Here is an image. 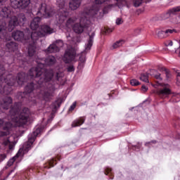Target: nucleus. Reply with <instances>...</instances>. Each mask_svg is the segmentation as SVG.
<instances>
[{
  "label": "nucleus",
  "mask_w": 180,
  "mask_h": 180,
  "mask_svg": "<svg viewBox=\"0 0 180 180\" xmlns=\"http://www.w3.org/2000/svg\"><path fill=\"white\" fill-rule=\"evenodd\" d=\"M22 108L21 103H15L14 106L10 110L8 119L11 122H6L4 131H0V137L8 136L11 131V128L13 126H25L30 117V110L27 108Z\"/></svg>",
  "instance_id": "obj_1"
},
{
  "label": "nucleus",
  "mask_w": 180,
  "mask_h": 180,
  "mask_svg": "<svg viewBox=\"0 0 180 180\" xmlns=\"http://www.w3.org/2000/svg\"><path fill=\"white\" fill-rule=\"evenodd\" d=\"M98 12H99V8L96 6L91 8L86 9L84 13H82L79 22L75 23L72 27L75 33L77 34L84 33V31L89 27V23H91L86 16H95V15H98Z\"/></svg>",
  "instance_id": "obj_2"
},
{
  "label": "nucleus",
  "mask_w": 180,
  "mask_h": 180,
  "mask_svg": "<svg viewBox=\"0 0 180 180\" xmlns=\"http://www.w3.org/2000/svg\"><path fill=\"white\" fill-rule=\"evenodd\" d=\"M43 67V65H39L37 68H32L29 72L30 77H34L37 78L38 85L41 86L44 82H50L54 77V72L53 70H46Z\"/></svg>",
  "instance_id": "obj_3"
},
{
  "label": "nucleus",
  "mask_w": 180,
  "mask_h": 180,
  "mask_svg": "<svg viewBox=\"0 0 180 180\" xmlns=\"http://www.w3.org/2000/svg\"><path fill=\"white\" fill-rule=\"evenodd\" d=\"M53 33H56V30L54 28L50 27V26L44 25L41 27V30L39 32H33L30 36V39H32L33 44H34V41L38 40L39 37H43V36H46V34H51Z\"/></svg>",
  "instance_id": "obj_4"
},
{
  "label": "nucleus",
  "mask_w": 180,
  "mask_h": 180,
  "mask_svg": "<svg viewBox=\"0 0 180 180\" xmlns=\"http://www.w3.org/2000/svg\"><path fill=\"white\" fill-rule=\"evenodd\" d=\"M26 20V17L24 15H20L19 19L17 18L16 16H12L8 22V26L6 27V33L8 32H12L13 29H15V26H18L19 23H23ZM0 22H3V23L6 24L4 20H0ZM8 29V30H7Z\"/></svg>",
  "instance_id": "obj_5"
},
{
  "label": "nucleus",
  "mask_w": 180,
  "mask_h": 180,
  "mask_svg": "<svg viewBox=\"0 0 180 180\" xmlns=\"http://www.w3.org/2000/svg\"><path fill=\"white\" fill-rule=\"evenodd\" d=\"M5 74H6V71H5V68L4 65H0V81L1 82H5L7 84V86H13L16 82V79H15V77L12 75H8L5 78Z\"/></svg>",
  "instance_id": "obj_6"
},
{
  "label": "nucleus",
  "mask_w": 180,
  "mask_h": 180,
  "mask_svg": "<svg viewBox=\"0 0 180 180\" xmlns=\"http://www.w3.org/2000/svg\"><path fill=\"white\" fill-rule=\"evenodd\" d=\"M11 5L14 9H26L30 5V0H11Z\"/></svg>",
  "instance_id": "obj_7"
},
{
  "label": "nucleus",
  "mask_w": 180,
  "mask_h": 180,
  "mask_svg": "<svg viewBox=\"0 0 180 180\" xmlns=\"http://www.w3.org/2000/svg\"><path fill=\"white\" fill-rule=\"evenodd\" d=\"M12 37L14 39V40H17V41H23V40H30V33H23V32L22 31L17 30L13 32Z\"/></svg>",
  "instance_id": "obj_8"
},
{
  "label": "nucleus",
  "mask_w": 180,
  "mask_h": 180,
  "mask_svg": "<svg viewBox=\"0 0 180 180\" xmlns=\"http://www.w3.org/2000/svg\"><path fill=\"white\" fill-rule=\"evenodd\" d=\"M53 13L54 12L50 9V7H47L46 4H42L38 11L37 15H41V16H44V18H51Z\"/></svg>",
  "instance_id": "obj_9"
},
{
  "label": "nucleus",
  "mask_w": 180,
  "mask_h": 180,
  "mask_svg": "<svg viewBox=\"0 0 180 180\" xmlns=\"http://www.w3.org/2000/svg\"><path fill=\"white\" fill-rule=\"evenodd\" d=\"M178 12H180V6L167 10L165 13L161 14L160 18L162 20H167V19H169V18L177 15Z\"/></svg>",
  "instance_id": "obj_10"
},
{
  "label": "nucleus",
  "mask_w": 180,
  "mask_h": 180,
  "mask_svg": "<svg viewBox=\"0 0 180 180\" xmlns=\"http://www.w3.org/2000/svg\"><path fill=\"white\" fill-rule=\"evenodd\" d=\"M171 94L172 91L169 89V85L168 84H166L163 88L157 91V95H158L159 98H161V99L168 98V96L171 95Z\"/></svg>",
  "instance_id": "obj_11"
},
{
  "label": "nucleus",
  "mask_w": 180,
  "mask_h": 180,
  "mask_svg": "<svg viewBox=\"0 0 180 180\" xmlns=\"http://www.w3.org/2000/svg\"><path fill=\"white\" fill-rule=\"evenodd\" d=\"M74 60H75V51L71 49L66 51L63 57V61L66 64H68L74 61Z\"/></svg>",
  "instance_id": "obj_12"
},
{
  "label": "nucleus",
  "mask_w": 180,
  "mask_h": 180,
  "mask_svg": "<svg viewBox=\"0 0 180 180\" xmlns=\"http://www.w3.org/2000/svg\"><path fill=\"white\" fill-rule=\"evenodd\" d=\"M0 16L1 18H12V11L9 7H1L0 8Z\"/></svg>",
  "instance_id": "obj_13"
},
{
  "label": "nucleus",
  "mask_w": 180,
  "mask_h": 180,
  "mask_svg": "<svg viewBox=\"0 0 180 180\" xmlns=\"http://www.w3.org/2000/svg\"><path fill=\"white\" fill-rule=\"evenodd\" d=\"M27 79V77L26 76V73L21 72L18 74L15 81L17 82L18 85H23V84L26 82Z\"/></svg>",
  "instance_id": "obj_14"
},
{
  "label": "nucleus",
  "mask_w": 180,
  "mask_h": 180,
  "mask_svg": "<svg viewBox=\"0 0 180 180\" xmlns=\"http://www.w3.org/2000/svg\"><path fill=\"white\" fill-rule=\"evenodd\" d=\"M54 91H55L54 86H51L48 91L44 92V99L45 101H50L53 95H54Z\"/></svg>",
  "instance_id": "obj_15"
},
{
  "label": "nucleus",
  "mask_w": 180,
  "mask_h": 180,
  "mask_svg": "<svg viewBox=\"0 0 180 180\" xmlns=\"http://www.w3.org/2000/svg\"><path fill=\"white\" fill-rule=\"evenodd\" d=\"M40 20H41L40 17H36L31 21L30 28L32 30H37L38 29Z\"/></svg>",
  "instance_id": "obj_16"
},
{
  "label": "nucleus",
  "mask_w": 180,
  "mask_h": 180,
  "mask_svg": "<svg viewBox=\"0 0 180 180\" xmlns=\"http://www.w3.org/2000/svg\"><path fill=\"white\" fill-rule=\"evenodd\" d=\"M89 39L88 40L87 44H86L85 51H89L91 50V47L94 44V37H95V32H92L91 34H89Z\"/></svg>",
  "instance_id": "obj_17"
},
{
  "label": "nucleus",
  "mask_w": 180,
  "mask_h": 180,
  "mask_svg": "<svg viewBox=\"0 0 180 180\" xmlns=\"http://www.w3.org/2000/svg\"><path fill=\"white\" fill-rule=\"evenodd\" d=\"M82 0H71L69 3V7L72 11H77V8L81 6Z\"/></svg>",
  "instance_id": "obj_18"
},
{
  "label": "nucleus",
  "mask_w": 180,
  "mask_h": 180,
  "mask_svg": "<svg viewBox=\"0 0 180 180\" xmlns=\"http://www.w3.org/2000/svg\"><path fill=\"white\" fill-rule=\"evenodd\" d=\"M6 47L10 52L16 51L18 50V44L15 41L7 42Z\"/></svg>",
  "instance_id": "obj_19"
},
{
  "label": "nucleus",
  "mask_w": 180,
  "mask_h": 180,
  "mask_svg": "<svg viewBox=\"0 0 180 180\" xmlns=\"http://www.w3.org/2000/svg\"><path fill=\"white\" fill-rule=\"evenodd\" d=\"M6 36V26L5 22L0 21V39H4Z\"/></svg>",
  "instance_id": "obj_20"
},
{
  "label": "nucleus",
  "mask_w": 180,
  "mask_h": 180,
  "mask_svg": "<svg viewBox=\"0 0 180 180\" xmlns=\"http://www.w3.org/2000/svg\"><path fill=\"white\" fill-rule=\"evenodd\" d=\"M34 136H32L28 139V141L25 142L23 145V148H25V150H29V148H32V146H33V143H34Z\"/></svg>",
  "instance_id": "obj_21"
},
{
  "label": "nucleus",
  "mask_w": 180,
  "mask_h": 180,
  "mask_svg": "<svg viewBox=\"0 0 180 180\" xmlns=\"http://www.w3.org/2000/svg\"><path fill=\"white\" fill-rule=\"evenodd\" d=\"M36 55V44H31L28 47V56L30 57H33V56Z\"/></svg>",
  "instance_id": "obj_22"
},
{
  "label": "nucleus",
  "mask_w": 180,
  "mask_h": 180,
  "mask_svg": "<svg viewBox=\"0 0 180 180\" xmlns=\"http://www.w3.org/2000/svg\"><path fill=\"white\" fill-rule=\"evenodd\" d=\"M56 61V57L53 56H48L45 60V63L47 65H54Z\"/></svg>",
  "instance_id": "obj_23"
},
{
  "label": "nucleus",
  "mask_w": 180,
  "mask_h": 180,
  "mask_svg": "<svg viewBox=\"0 0 180 180\" xmlns=\"http://www.w3.org/2000/svg\"><path fill=\"white\" fill-rule=\"evenodd\" d=\"M77 17H72L70 18L67 21H66V26L70 29V27H73L74 24L77 23Z\"/></svg>",
  "instance_id": "obj_24"
},
{
  "label": "nucleus",
  "mask_w": 180,
  "mask_h": 180,
  "mask_svg": "<svg viewBox=\"0 0 180 180\" xmlns=\"http://www.w3.org/2000/svg\"><path fill=\"white\" fill-rule=\"evenodd\" d=\"M46 53H58V51H60L54 44H52L49 46V48L46 50Z\"/></svg>",
  "instance_id": "obj_25"
},
{
  "label": "nucleus",
  "mask_w": 180,
  "mask_h": 180,
  "mask_svg": "<svg viewBox=\"0 0 180 180\" xmlns=\"http://www.w3.org/2000/svg\"><path fill=\"white\" fill-rule=\"evenodd\" d=\"M21 155H22V153L20 152H18L12 159H11L8 162V166L12 167V165H13V162H15V161H16V159L19 158V157H20Z\"/></svg>",
  "instance_id": "obj_26"
},
{
  "label": "nucleus",
  "mask_w": 180,
  "mask_h": 180,
  "mask_svg": "<svg viewBox=\"0 0 180 180\" xmlns=\"http://www.w3.org/2000/svg\"><path fill=\"white\" fill-rule=\"evenodd\" d=\"M84 122H85V120L81 117L72 124V127H77L78 126H81L82 124H84Z\"/></svg>",
  "instance_id": "obj_27"
},
{
  "label": "nucleus",
  "mask_w": 180,
  "mask_h": 180,
  "mask_svg": "<svg viewBox=\"0 0 180 180\" xmlns=\"http://www.w3.org/2000/svg\"><path fill=\"white\" fill-rule=\"evenodd\" d=\"M33 89H34V84L33 83H30L25 87V94H32L33 92Z\"/></svg>",
  "instance_id": "obj_28"
},
{
  "label": "nucleus",
  "mask_w": 180,
  "mask_h": 180,
  "mask_svg": "<svg viewBox=\"0 0 180 180\" xmlns=\"http://www.w3.org/2000/svg\"><path fill=\"white\" fill-rule=\"evenodd\" d=\"M4 146H8L9 150H13V147H15V143L11 142L9 139H7L3 142Z\"/></svg>",
  "instance_id": "obj_29"
},
{
  "label": "nucleus",
  "mask_w": 180,
  "mask_h": 180,
  "mask_svg": "<svg viewBox=\"0 0 180 180\" xmlns=\"http://www.w3.org/2000/svg\"><path fill=\"white\" fill-rule=\"evenodd\" d=\"M124 44V40H119L112 44V49H119Z\"/></svg>",
  "instance_id": "obj_30"
},
{
  "label": "nucleus",
  "mask_w": 180,
  "mask_h": 180,
  "mask_svg": "<svg viewBox=\"0 0 180 180\" xmlns=\"http://www.w3.org/2000/svg\"><path fill=\"white\" fill-rule=\"evenodd\" d=\"M105 174L110 176V179H113V173L112 172V169L107 167L105 169Z\"/></svg>",
  "instance_id": "obj_31"
},
{
  "label": "nucleus",
  "mask_w": 180,
  "mask_h": 180,
  "mask_svg": "<svg viewBox=\"0 0 180 180\" xmlns=\"http://www.w3.org/2000/svg\"><path fill=\"white\" fill-rule=\"evenodd\" d=\"M140 79L143 82H148V74L147 73L141 74L140 77Z\"/></svg>",
  "instance_id": "obj_32"
},
{
  "label": "nucleus",
  "mask_w": 180,
  "mask_h": 180,
  "mask_svg": "<svg viewBox=\"0 0 180 180\" xmlns=\"http://www.w3.org/2000/svg\"><path fill=\"white\" fill-rule=\"evenodd\" d=\"M53 44L57 47L58 50L60 51V49L64 46V43L61 40H57L56 43H53Z\"/></svg>",
  "instance_id": "obj_33"
},
{
  "label": "nucleus",
  "mask_w": 180,
  "mask_h": 180,
  "mask_svg": "<svg viewBox=\"0 0 180 180\" xmlns=\"http://www.w3.org/2000/svg\"><path fill=\"white\" fill-rule=\"evenodd\" d=\"M57 5L59 6L60 9H64L65 6V0H58Z\"/></svg>",
  "instance_id": "obj_34"
},
{
  "label": "nucleus",
  "mask_w": 180,
  "mask_h": 180,
  "mask_svg": "<svg viewBox=\"0 0 180 180\" xmlns=\"http://www.w3.org/2000/svg\"><path fill=\"white\" fill-rule=\"evenodd\" d=\"M158 36L160 39H165V37H167L165 31H160L158 33Z\"/></svg>",
  "instance_id": "obj_35"
},
{
  "label": "nucleus",
  "mask_w": 180,
  "mask_h": 180,
  "mask_svg": "<svg viewBox=\"0 0 180 180\" xmlns=\"http://www.w3.org/2000/svg\"><path fill=\"white\" fill-rule=\"evenodd\" d=\"M130 84L132 86H139V84H140V82L136 79H132L131 81H130Z\"/></svg>",
  "instance_id": "obj_36"
},
{
  "label": "nucleus",
  "mask_w": 180,
  "mask_h": 180,
  "mask_svg": "<svg viewBox=\"0 0 180 180\" xmlns=\"http://www.w3.org/2000/svg\"><path fill=\"white\" fill-rule=\"evenodd\" d=\"M12 91V89L11 87L8 88V86H5L4 88V92L6 95H9Z\"/></svg>",
  "instance_id": "obj_37"
},
{
  "label": "nucleus",
  "mask_w": 180,
  "mask_h": 180,
  "mask_svg": "<svg viewBox=\"0 0 180 180\" xmlns=\"http://www.w3.org/2000/svg\"><path fill=\"white\" fill-rule=\"evenodd\" d=\"M115 1H116V5H117L120 8H122V6H123V5L126 4L124 0H115Z\"/></svg>",
  "instance_id": "obj_38"
},
{
  "label": "nucleus",
  "mask_w": 180,
  "mask_h": 180,
  "mask_svg": "<svg viewBox=\"0 0 180 180\" xmlns=\"http://www.w3.org/2000/svg\"><path fill=\"white\" fill-rule=\"evenodd\" d=\"M167 37H168V36H169V34H172V33H176V30L173 29V30H166L165 31Z\"/></svg>",
  "instance_id": "obj_39"
},
{
  "label": "nucleus",
  "mask_w": 180,
  "mask_h": 180,
  "mask_svg": "<svg viewBox=\"0 0 180 180\" xmlns=\"http://www.w3.org/2000/svg\"><path fill=\"white\" fill-rule=\"evenodd\" d=\"M56 162H57V159L56 158L52 159L51 160H50L49 162V168H51V167H54V165L56 164H57Z\"/></svg>",
  "instance_id": "obj_40"
},
{
  "label": "nucleus",
  "mask_w": 180,
  "mask_h": 180,
  "mask_svg": "<svg viewBox=\"0 0 180 180\" xmlns=\"http://www.w3.org/2000/svg\"><path fill=\"white\" fill-rule=\"evenodd\" d=\"M67 18V13L65 12V15H60L59 16V23H63L65 20V18Z\"/></svg>",
  "instance_id": "obj_41"
},
{
  "label": "nucleus",
  "mask_w": 180,
  "mask_h": 180,
  "mask_svg": "<svg viewBox=\"0 0 180 180\" xmlns=\"http://www.w3.org/2000/svg\"><path fill=\"white\" fill-rule=\"evenodd\" d=\"M176 84L179 86L180 85V72H176Z\"/></svg>",
  "instance_id": "obj_42"
},
{
  "label": "nucleus",
  "mask_w": 180,
  "mask_h": 180,
  "mask_svg": "<svg viewBox=\"0 0 180 180\" xmlns=\"http://www.w3.org/2000/svg\"><path fill=\"white\" fill-rule=\"evenodd\" d=\"M143 0H134V6H136V8L140 6V5L142 4Z\"/></svg>",
  "instance_id": "obj_43"
},
{
  "label": "nucleus",
  "mask_w": 180,
  "mask_h": 180,
  "mask_svg": "<svg viewBox=\"0 0 180 180\" xmlns=\"http://www.w3.org/2000/svg\"><path fill=\"white\" fill-rule=\"evenodd\" d=\"M112 6H113V4H110V5H108L107 6H105L103 10V13H107L108 10L110 9V8H112Z\"/></svg>",
  "instance_id": "obj_44"
},
{
  "label": "nucleus",
  "mask_w": 180,
  "mask_h": 180,
  "mask_svg": "<svg viewBox=\"0 0 180 180\" xmlns=\"http://www.w3.org/2000/svg\"><path fill=\"white\" fill-rule=\"evenodd\" d=\"M154 78L155 79H158V82H160V81H162V78L161 77V74L158 73L154 76Z\"/></svg>",
  "instance_id": "obj_45"
},
{
  "label": "nucleus",
  "mask_w": 180,
  "mask_h": 180,
  "mask_svg": "<svg viewBox=\"0 0 180 180\" xmlns=\"http://www.w3.org/2000/svg\"><path fill=\"white\" fill-rule=\"evenodd\" d=\"M106 1H108V0H95V3L97 5H102V4H105V2H106Z\"/></svg>",
  "instance_id": "obj_46"
},
{
  "label": "nucleus",
  "mask_w": 180,
  "mask_h": 180,
  "mask_svg": "<svg viewBox=\"0 0 180 180\" xmlns=\"http://www.w3.org/2000/svg\"><path fill=\"white\" fill-rule=\"evenodd\" d=\"M75 106H77V103H74L69 108V112H72L75 109Z\"/></svg>",
  "instance_id": "obj_47"
},
{
  "label": "nucleus",
  "mask_w": 180,
  "mask_h": 180,
  "mask_svg": "<svg viewBox=\"0 0 180 180\" xmlns=\"http://www.w3.org/2000/svg\"><path fill=\"white\" fill-rule=\"evenodd\" d=\"M122 23H123V19H122L121 18H118L116 20V25H122Z\"/></svg>",
  "instance_id": "obj_48"
},
{
  "label": "nucleus",
  "mask_w": 180,
  "mask_h": 180,
  "mask_svg": "<svg viewBox=\"0 0 180 180\" xmlns=\"http://www.w3.org/2000/svg\"><path fill=\"white\" fill-rule=\"evenodd\" d=\"M61 77H63V73H61V72L56 73V79L58 81H60V78H61Z\"/></svg>",
  "instance_id": "obj_49"
},
{
  "label": "nucleus",
  "mask_w": 180,
  "mask_h": 180,
  "mask_svg": "<svg viewBox=\"0 0 180 180\" xmlns=\"http://www.w3.org/2000/svg\"><path fill=\"white\" fill-rule=\"evenodd\" d=\"M151 144H157V141H151L150 142H148L146 143V146H151Z\"/></svg>",
  "instance_id": "obj_50"
},
{
  "label": "nucleus",
  "mask_w": 180,
  "mask_h": 180,
  "mask_svg": "<svg viewBox=\"0 0 180 180\" xmlns=\"http://www.w3.org/2000/svg\"><path fill=\"white\" fill-rule=\"evenodd\" d=\"M5 158H6V155L1 154L0 155V162H2V161H4V160H5Z\"/></svg>",
  "instance_id": "obj_51"
},
{
  "label": "nucleus",
  "mask_w": 180,
  "mask_h": 180,
  "mask_svg": "<svg viewBox=\"0 0 180 180\" xmlns=\"http://www.w3.org/2000/svg\"><path fill=\"white\" fill-rule=\"evenodd\" d=\"M75 69L74 68V66L72 65H70L68 68V71L69 72H72V71H74Z\"/></svg>",
  "instance_id": "obj_52"
},
{
  "label": "nucleus",
  "mask_w": 180,
  "mask_h": 180,
  "mask_svg": "<svg viewBox=\"0 0 180 180\" xmlns=\"http://www.w3.org/2000/svg\"><path fill=\"white\" fill-rule=\"evenodd\" d=\"M148 89L144 85L141 86V90L143 91V92H147Z\"/></svg>",
  "instance_id": "obj_53"
},
{
  "label": "nucleus",
  "mask_w": 180,
  "mask_h": 180,
  "mask_svg": "<svg viewBox=\"0 0 180 180\" xmlns=\"http://www.w3.org/2000/svg\"><path fill=\"white\" fill-rule=\"evenodd\" d=\"M166 46H172L173 44V42L172 41H167L166 43H165Z\"/></svg>",
  "instance_id": "obj_54"
},
{
  "label": "nucleus",
  "mask_w": 180,
  "mask_h": 180,
  "mask_svg": "<svg viewBox=\"0 0 180 180\" xmlns=\"http://www.w3.org/2000/svg\"><path fill=\"white\" fill-rule=\"evenodd\" d=\"M39 133H40V129L37 128L36 131L34 132V134H36V136H39Z\"/></svg>",
  "instance_id": "obj_55"
},
{
  "label": "nucleus",
  "mask_w": 180,
  "mask_h": 180,
  "mask_svg": "<svg viewBox=\"0 0 180 180\" xmlns=\"http://www.w3.org/2000/svg\"><path fill=\"white\" fill-rule=\"evenodd\" d=\"M79 60H80L81 63H84V61H86L84 56H80Z\"/></svg>",
  "instance_id": "obj_56"
},
{
  "label": "nucleus",
  "mask_w": 180,
  "mask_h": 180,
  "mask_svg": "<svg viewBox=\"0 0 180 180\" xmlns=\"http://www.w3.org/2000/svg\"><path fill=\"white\" fill-rule=\"evenodd\" d=\"M112 32V30L110 28H105V33H110Z\"/></svg>",
  "instance_id": "obj_57"
},
{
  "label": "nucleus",
  "mask_w": 180,
  "mask_h": 180,
  "mask_svg": "<svg viewBox=\"0 0 180 180\" xmlns=\"http://www.w3.org/2000/svg\"><path fill=\"white\" fill-rule=\"evenodd\" d=\"M176 20L178 23H180V15L176 17Z\"/></svg>",
  "instance_id": "obj_58"
},
{
  "label": "nucleus",
  "mask_w": 180,
  "mask_h": 180,
  "mask_svg": "<svg viewBox=\"0 0 180 180\" xmlns=\"http://www.w3.org/2000/svg\"><path fill=\"white\" fill-rule=\"evenodd\" d=\"M2 124H4V120L0 119V127H1V126H2Z\"/></svg>",
  "instance_id": "obj_59"
},
{
  "label": "nucleus",
  "mask_w": 180,
  "mask_h": 180,
  "mask_svg": "<svg viewBox=\"0 0 180 180\" xmlns=\"http://www.w3.org/2000/svg\"><path fill=\"white\" fill-rule=\"evenodd\" d=\"M6 0H0V4H5Z\"/></svg>",
  "instance_id": "obj_60"
},
{
  "label": "nucleus",
  "mask_w": 180,
  "mask_h": 180,
  "mask_svg": "<svg viewBox=\"0 0 180 180\" xmlns=\"http://www.w3.org/2000/svg\"><path fill=\"white\" fill-rule=\"evenodd\" d=\"M0 94H2V86L0 84Z\"/></svg>",
  "instance_id": "obj_61"
},
{
  "label": "nucleus",
  "mask_w": 180,
  "mask_h": 180,
  "mask_svg": "<svg viewBox=\"0 0 180 180\" xmlns=\"http://www.w3.org/2000/svg\"><path fill=\"white\" fill-rule=\"evenodd\" d=\"M179 96V94H174V95H173V96Z\"/></svg>",
  "instance_id": "obj_62"
}]
</instances>
